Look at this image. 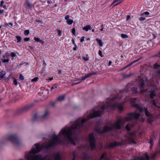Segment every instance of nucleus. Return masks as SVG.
I'll list each match as a JSON object with an SVG mask.
<instances>
[{
  "label": "nucleus",
  "mask_w": 160,
  "mask_h": 160,
  "mask_svg": "<svg viewBox=\"0 0 160 160\" xmlns=\"http://www.w3.org/2000/svg\"><path fill=\"white\" fill-rule=\"evenodd\" d=\"M116 98H115L108 99L106 102V105L104 104L102 106L100 110H96L95 108L92 109L90 111L87 118H79L72 124L71 127H66L62 129L59 132V134L62 132L61 134L68 139L69 142L73 145H75L76 144L74 140L77 142L79 141L78 134L80 132V129L84 127L83 124L86 122L90 119L100 116L104 110L108 111L110 107H117L120 111L122 110L123 107L122 104L118 103H113V101Z\"/></svg>",
  "instance_id": "nucleus-1"
},
{
  "label": "nucleus",
  "mask_w": 160,
  "mask_h": 160,
  "mask_svg": "<svg viewBox=\"0 0 160 160\" xmlns=\"http://www.w3.org/2000/svg\"><path fill=\"white\" fill-rule=\"evenodd\" d=\"M121 122V120H118L114 124H111L110 127L105 126L104 127L103 131L104 132L112 131L113 130L120 129L121 128L120 123Z\"/></svg>",
  "instance_id": "nucleus-2"
},
{
  "label": "nucleus",
  "mask_w": 160,
  "mask_h": 160,
  "mask_svg": "<svg viewBox=\"0 0 160 160\" xmlns=\"http://www.w3.org/2000/svg\"><path fill=\"white\" fill-rule=\"evenodd\" d=\"M59 139L58 136L55 135L52 136V140L45 146V147L47 149H49L51 148L52 146L56 145L58 142Z\"/></svg>",
  "instance_id": "nucleus-3"
},
{
  "label": "nucleus",
  "mask_w": 160,
  "mask_h": 160,
  "mask_svg": "<svg viewBox=\"0 0 160 160\" xmlns=\"http://www.w3.org/2000/svg\"><path fill=\"white\" fill-rule=\"evenodd\" d=\"M8 139L16 146H18L20 144V141L15 134L9 135Z\"/></svg>",
  "instance_id": "nucleus-4"
},
{
  "label": "nucleus",
  "mask_w": 160,
  "mask_h": 160,
  "mask_svg": "<svg viewBox=\"0 0 160 160\" xmlns=\"http://www.w3.org/2000/svg\"><path fill=\"white\" fill-rule=\"evenodd\" d=\"M89 142L90 148L92 149H95L96 148V142L93 133L89 134Z\"/></svg>",
  "instance_id": "nucleus-5"
},
{
  "label": "nucleus",
  "mask_w": 160,
  "mask_h": 160,
  "mask_svg": "<svg viewBox=\"0 0 160 160\" xmlns=\"http://www.w3.org/2000/svg\"><path fill=\"white\" fill-rule=\"evenodd\" d=\"M140 116V114L136 112L130 113L128 114V117H126L125 120L127 121L133 119H137Z\"/></svg>",
  "instance_id": "nucleus-6"
},
{
  "label": "nucleus",
  "mask_w": 160,
  "mask_h": 160,
  "mask_svg": "<svg viewBox=\"0 0 160 160\" xmlns=\"http://www.w3.org/2000/svg\"><path fill=\"white\" fill-rule=\"evenodd\" d=\"M32 103H30L26 105L22 108L20 109L18 111V112L20 114L25 112L29 110L33 106Z\"/></svg>",
  "instance_id": "nucleus-7"
},
{
  "label": "nucleus",
  "mask_w": 160,
  "mask_h": 160,
  "mask_svg": "<svg viewBox=\"0 0 160 160\" xmlns=\"http://www.w3.org/2000/svg\"><path fill=\"white\" fill-rule=\"evenodd\" d=\"M145 83L143 81H142L140 82L138 85V88L140 89V93H142L144 92H147V90H144L143 89L144 88Z\"/></svg>",
  "instance_id": "nucleus-8"
},
{
  "label": "nucleus",
  "mask_w": 160,
  "mask_h": 160,
  "mask_svg": "<svg viewBox=\"0 0 160 160\" xmlns=\"http://www.w3.org/2000/svg\"><path fill=\"white\" fill-rule=\"evenodd\" d=\"M123 144L122 142H113L109 143L108 146V148H112L115 147L121 146Z\"/></svg>",
  "instance_id": "nucleus-9"
},
{
  "label": "nucleus",
  "mask_w": 160,
  "mask_h": 160,
  "mask_svg": "<svg viewBox=\"0 0 160 160\" xmlns=\"http://www.w3.org/2000/svg\"><path fill=\"white\" fill-rule=\"evenodd\" d=\"M9 56L10 55L9 53H6L5 55H4L2 56V62L4 63H8L9 61Z\"/></svg>",
  "instance_id": "nucleus-10"
},
{
  "label": "nucleus",
  "mask_w": 160,
  "mask_h": 160,
  "mask_svg": "<svg viewBox=\"0 0 160 160\" xmlns=\"http://www.w3.org/2000/svg\"><path fill=\"white\" fill-rule=\"evenodd\" d=\"M137 89V87H132L131 88H128L127 90L128 91L131 90V91L132 92L133 94H136L138 92Z\"/></svg>",
  "instance_id": "nucleus-11"
},
{
  "label": "nucleus",
  "mask_w": 160,
  "mask_h": 160,
  "mask_svg": "<svg viewBox=\"0 0 160 160\" xmlns=\"http://www.w3.org/2000/svg\"><path fill=\"white\" fill-rule=\"evenodd\" d=\"M156 94L155 90H152L149 93V97L151 99H153L154 97L156 96Z\"/></svg>",
  "instance_id": "nucleus-12"
},
{
  "label": "nucleus",
  "mask_w": 160,
  "mask_h": 160,
  "mask_svg": "<svg viewBox=\"0 0 160 160\" xmlns=\"http://www.w3.org/2000/svg\"><path fill=\"white\" fill-rule=\"evenodd\" d=\"M82 156L85 160L89 158V155L87 152H83Z\"/></svg>",
  "instance_id": "nucleus-13"
},
{
  "label": "nucleus",
  "mask_w": 160,
  "mask_h": 160,
  "mask_svg": "<svg viewBox=\"0 0 160 160\" xmlns=\"http://www.w3.org/2000/svg\"><path fill=\"white\" fill-rule=\"evenodd\" d=\"M134 125L132 123H129L127 124L125 126V128L128 132L130 131H131V127H133Z\"/></svg>",
  "instance_id": "nucleus-14"
},
{
  "label": "nucleus",
  "mask_w": 160,
  "mask_h": 160,
  "mask_svg": "<svg viewBox=\"0 0 160 160\" xmlns=\"http://www.w3.org/2000/svg\"><path fill=\"white\" fill-rule=\"evenodd\" d=\"M65 99V95H61L57 98V100L59 101H62L64 100Z\"/></svg>",
  "instance_id": "nucleus-15"
},
{
  "label": "nucleus",
  "mask_w": 160,
  "mask_h": 160,
  "mask_svg": "<svg viewBox=\"0 0 160 160\" xmlns=\"http://www.w3.org/2000/svg\"><path fill=\"white\" fill-rule=\"evenodd\" d=\"M104 129V128L102 130H101V129L100 128H96L95 129V131L96 132H97V133H98L99 134H101L103 133L106 132H104L103 131V130Z\"/></svg>",
  "instance_id": "nucleus-16"
},
{
  "label": "nucleus",
  "mask_w": 160,
  "mask_h": 160,
  "mask_svg": "<svg viewBox=\"0 0 160 160\" xmlns=\"http://www.w3.org/2000/svg\"><path fill=\"white\" fill-rule=\"evenodd\" d=\"M82 29L83 30H84L86 31H88L89 30H91L92 28L91 26L86 25L84 27H83Z\"/></svg>",
  "instance_id": "nucleus-17"
},
{
  "label": "nucleus",
  "mask_w": 160,
  "mask_h": 160,
  "mask_svg": "<svg viewBox=\"0 0 160 160\" xmlns=\"http://www.w3.org/2000/svg\"><path fill=\"white\" fill-rule=\"evenodd\" d=\"M145 113L146 116L151 117H152L151 114L148 111L147 108H145Z\"/></svg>",
  "instance_id": "nucleus-18"
},
{
  "label": "nucleus",
  "mask_w": 160,
  "mask_h": 160,
  "mask_svg": "<svg viewBox=\"0 0 160 160\" xmlns=\"http://www.w3.org/2000/svg\"><path fill=\"white\" fill-rule=\"evenodd\" d=\"M34 39L35 40L36 42H40L42 44H43L44 43V42L42 40L40 39L39 38H36L35 37L34 38Z\"/></svg>",
  "instance_id": "nucleus-19"
},
{
  "label": "nucleus",
  "mask_w": 160,
  "mask_h": 160,
  "mask_svg": "<svg viewBox=\"0 0 160 160\" xmlns=\"http://www.w3.org/2000/svg\"><path fill=\"white\" fill-rule=\"evenodd\" d=\"M158 153V151H155V153L154 154L152 153L151 154L150 156V158H152V159L154 160L155 159V157L156 156Z\"/></svg>",
  "instance_id": "nucleus-20"
},
{
  "label": "nucleus",
  "mask_w": 160,
  "mask_h": 160,
  "mask_svg": "<svg viewBox=\"0 0 160 160\" xmlns=\"http://www.w3.org/2000/svg\"><path fill=\"white\" fill-rule=\"evenodd\" d=\"M96 41L98 42V43L99 44V45L100 46H102L103 45V43L102 42L101 40L99 39L98 38H97L96 39Z\"/></svg>",
  "instance_id": "nucleus-21"
},
{
  "label": "nucleus",
  "mask_w": 160,
  "mask_h": 160,
  "mask_svg": "<svg viewBox=\"0 0 160 160\" xmlns=\"http://www.w3.org/2000/svg\"><path fill=\"white\" fill-rule=\"evenodd\" d=\"M26 2L27 4V5L29 8H32V5L29 3L28 0H26Z\"/></svg>",
  "instance_id": "nucleus-22"
},
{
  "label": "nucleus",
  "mask_w": 160,
  "mask_h": 160,
  "mask_svg": "<svg viewBox=\"0 0 160 160\" xmlns=\"http://www.w3.org/2000/svg\"><path fill=\"white\" fill-rule=\"evenodd\" d=\"M5 75V73L4 71H2L0 72V77L1 78H3L4 77V76Z\"/></svg>",
  "instance_id": "nucleus-23"
},
{
  "label": "nucleus",
  "mask_w": 160,
  "mask_h": 160,
  "mask_svg": "<svg viewBox=\"0 0 160 160\" xmlns=\"http://www.w3.org/2000/svg\"><path fill=\"white\" fill-rule=\"evenodd\" d=\"M48 114V112L47 111H46L45 112V113L43 115H42V118H45Z\"/></svg>",
  "instance_id": "nucleus-24"
},
{
  "label": "nucleus",
  "mask_w": 160,
  "mask_h": 160,
  "mask_svg": "<svg viewBox=\"0 0 160 160\" xmlns=\"http://www.w3.org/2000/svg\"><path fill=\"white\" fill-rule=\"evenodd\" d=\"M38 118V114H35L32 120L33 121H35L37 120V118Z\"/></svg>",
  "instance_id": "nucleus-25"
},
{
  "label": "nucleus",
  "mask_w": 160,
  "mask_h": 160,
  "mask_svg": "<svg viewBox=\"0 0 160 160\" xmlns=\"http://www.w3.org/2000/svg\"><path fill=\"white\" fill-rule=\"evenodd\" d=\"M73 22V20L71 19L68 20L67 21V22L69 25H71L72 24Z\"/></svg>",
  "instance_id": "nucleus-26"
},
{
  "label": "nucleus",
  "mask_w": 160,
  "mask_h": 160,
  "mask_svg": "<svg viewBox=\"0 0 160 160\" xmlns=\"http://www.w3.org/2000/svg\"><path fill=\"white\" fill-rule=\"evenodd\" d=\"M151 103L154 106H156V103L155 100H152L151 102Z\"/></svg>",
  "instance_id": "nucleus-27"
},
{
  "label": "nucleus",
  "mask_w": 160,
  "mask_h": 160,
  "mask_svg": "<svg viewBox=\"0 0 160 160\" xmlns=\"http://www.w3.org/2000/svg\"><path fill=\"white\" fill-rule=\"evenodd\" d=\"M117 1H118V2H119L118 3H116L115 5V6H116V5H118L121 2V0H114L113 2V3H112L113 4L114 3H115V2H117Z\"/></svg>",
  "instance_id": "nucleus-28"
},
{
  "label": "nucleus",
  "mask_w": 160,
  "mask_h": 160,
  "mask_svg": "<svg viewBox=\"0 0 160 160\" xmlns=\"http://www.w3.org/2000/svg\"><path fill=\"white\" fill-rule=\"evenodd\" d=\"M16 38H17V39L18 40L17 41V42L18 43L20 42L21 41V39H22V38L21 37L19 36H17L16 37Z\"/></svg>",
  "instance_id": "nucleus-29"
},
{
  "label": "nucleus",
  "mask_w": 160,
  "mask_h": 160,
  "mask_svg": "<svg viewBox=\"0 0 160 160\" xmlns=\"http://www.w3.org/2000/svg\"><path fill=\"white\" fill-rule=\"evenodd\" d=\"M121 36L122 38H125L128 37V36L127 35L124 34H121Z\"/></svg>",
  "instance_id": "nucleus-30"
},
{
  "label": "nucleus",
  "mask_w": 160,
  "mask_h": 160,
  "mask_svg": "<svg viewBox=\"0 0 160 160\" xmlns=\"http://www.w3.org/2000/svg\"><path fill=\"white\" fill-rule=\"evenodd\" d=\"M87 77L85 75V76H84L81 79H79V80L80 81L79 82H81L82 81L84 80H85L87 78Z\"/></svg>",
  "instance_id": "nucleus-31"
},
{
  "label": "nucleus",
  "mask_w": 160,
  "mask_h": 160,
  "mask_svg": "<svg viewBox=\"0 0 160 160\" xmlns=\"http://www.w3.org/2000/svg\"><path fill=\"white\" fill-rule=\"evenodd\" d=\"M87 77L85 75V76H84L81 79H79V80L80 81L79 82H81L82 81L84 80H85L87 78Z\"/></svg>",
  "instance_id": "nucleus-32"
},
{
  "label": "nucleus",
  "mask_w": 160,
  "mask_h": 160,
  "mask_svg": "<svg viewBox=\"0 0 160 160\" xmlns=\"http://www.w3.org/2000/svg\"><path fill=\"white\" fill-rule=\"evenodd\" d=\"M10 25L11 26V27H12L13 24V23L11 22H9L8 23H5L4 26L5 27H6L7 26Z\"/></svg>",
  "instance_id": "nucleus-33"
},
{
  "label": "nucleus",
  "mask_w": 160,
  "mask_h": 160,
  "mask_svg": "<svg viewBox=\"0 0 160 160\" xmlns=\"http://www.w3.org/2000/svg\"><path fill=\"white\" fill-rule=\"evenodd\" d=\"M139 58V59H137V60H134V61H132V62L130 63V65H132V64H133L134 63L138 61L141 58Z\"/></svg>",
  "instance_id": "nucleus-34"
},
{
  "label": "nucleus",
  "mask_w": 160,
  "mask_h": 160,
  "mask_svg": "<svg viewBox=\"0 0 160 160\" xmlns=\"http://www.w3.org/2000/svg\"><path fill=\"white\" fill-rule=\"evenodd\" d=\"M29 33V30H25L24 32V34L25 35H28Z\"/></svg>",
  "instance_id": "nucleus-35"
},
{
  "label": "nucleus",
  "mask_w": 160,
  "mask_h": 160,
  "mask_svg": "<svg viewBox=\"0 0 160 160\" xmlns=\"http://www.w3.org/2000/svg\"><path fill=\"white\" fill-rule=\"evenodd\" d=\"M38 79H39V78L38 77H35V78H34L33 79H32L31 80V81H32V82L34 81V82H36L38 81Z\"/></svg>",
  "instance_id": "nucleus-36"
},
{
  "label": "nucleus",
  "mask_w": 160,
  "mask_h": 160,
  "mask_svg": "<svg viewBox=\"0 0 160 160\" xmlns=\"http://www.w3.org/2000/svg\"><path fill=\"white\" fill-rule=\"evenodd\" d=\"M57 88V86L56 84L53 85L51 88V91H52L53 89L56 88Z\"/></svg>",
  "instance_id": "nucleus-37"
},
{
  "label": "nucleus",
  "mask_w": 160,
  "mask_h": 160,
  "mask_svg": "<svg viewBox=\"0 0 160 160\" xmlns=\"http://www.w3.org/2000/svg\"><path fill=\"white\" fill-rule=\"evenodd\" d=\"M137 108L139 110V112H141L143 111L142 108L141 107H140L139 106Z\"/></svg>",
  "instance_id": "nucleus-38"
},
{
  "label": "nucleus",
  "mask_w": 160,
  "mask_h": 160,
  "mask_svg": "<svg viewBox=\"0 0 160 160\" xmlns=\"http://www.w3.org/2000/svg\"><path fill=\"white\" fill-rule=\"evenodd\" d=\"M72 155L73 157V159H72V160H75V158L76 156V153L75 151H73L72 152Z\"/></svg>",
  "instance_id": "nucleus-39"
},
{
  "label": "nucleus",
  "mask_w": 160,
  "mask_h": 160,
  "mask_svg": "<svg viewBox=\"0 0 160 160\" xmlns=\"http://www.w3.org/2000/svg\"><path fill=\"white\" fill-rule=\"evenodd\" d=\"M149 142L150 143V144H153L154 143L153 138H152L151 137H150V141Z\"/></svg>",
  "instance_id": "nucleus-40"
},
{
  "label": "nucleus",
  "mask_w": 160,
  "mask_h": 160,
  "mask_svg": "<svg viewBox=\"0 0 160 160\" xmlns=\"http://www.w3.org/2000/svg\"><path fill=\"white\" fill-rule=\"evenodd\" d=\"M154 66L155 68H157L160 67V65H159L157 63H156L154 64Z\"/></svg>",
  "instance_id": "nucleus-41"
},
{
  "label": "nucleus",
  "mask_w": 160,
  "mask_h": 160,
  "mask_svg": "<svg viewBox=\"0 0 160 160\" xmlns=\"http://www.w3.org/2000/svg\"><path fill=\"white\" fill-rule=\"evenodd\" d=\"M76 30L74 28H73L72 29V33L74 35H75Z\"/></svg>",
  "instance_id": "nucleus-42"
},
{
  "label": "nucleus",
  "mask_w": 160,
  "mask_h": 160,
  "mask_svg": "<svg viewBox=\"0 0 160 160\" xmlns=\"http://www.w3.org/2000/svg\"><path fill=\"white\" fill-rule=\"evenodd\" d=\"M132 106L135 107L136 108H137L139 106L138 104L136 103H133L132 104Z\"/></svg>",
  "instance_id": "nucleus-43"
},
{
  "label": "nucleus",
  "mask_w": 160,
  "mask_h": 160,
  "mask_svg": "<svg viewBox=\"0 0 160 160\" xmlns=\"http://www.w3.org/2000/svg\"><path fill=\"white\" fill-rule=\"evenodd\" d=\"M19 78L21 80H23L24 79V76L22 75V74L20 75Z\"/></svg>",
  "instance_id": "nucleus-44"
},
{
  "label": "nucleus",
  "mask_w": 160,
  "mask_h": 160,
  "mask_svg": "<svg viewBox=\"0 0 160 160\" xmlns=\"http://www.w3.org/2000/svg\"><path fill=\"white\" fill-rule=\"evenodd\" d=\"M89 73L90 74V75L91 76L97 74V72H92Z\"/></svg>",
  "instance_id": "nucleus-45"
},
{
  "label": "nucleus",
  "mask_w": 160,
  "mask_h": 160,
  "mask_svg": "<svg viewBox=\"0 0 160 160\" xmlns=\"http://www.w3.org/2000/svg\"><path fill=\"white\" fill-rule=\"evenodd\" d=\"M146 19V18L144 17H141L139 18V20L140 21H144Z\"/></svg>",
  "instance_id": "nucleus-46"
},
{
  "label": "nucleus",
  "mask_w": 160,
  "mask_h": 160,
  "mask_svg": "<svg viewBox=\"0 0 160 160\" xmlns=\"http://www.w3.org/2000/svg\"><path fill=\"white\" fill-rule=\"evenodd\" d=\"M98 54L99 55L102 57H103V56L102 55V51L100 50H99L98 51Z\"/></svg>",
  "instance_id": "nucleus-47"
},
{
  "label": "nucleus",
  "mask_w": 160,
  "mask_h": 160,
  "mask_svg": "<svg viewBox=\"0 0 160 160\" xmlns=\"http://www.w3.org/2000/svg\"><path fill=\"white\" fill-rule=\"evenodd\" d=\"M11 55L12 57H14L16 56V54L13 52H12L11 53Z\"/></svg>",
  "instance_id": "nucleus-48"
},
{
  "label": "nucleus",
  "mask_w": 160,
  "mask_h": 160,
  "mask_svg": "<svg viewBox=\"0 0 160 160\" xmlns=\"http://www.w3.org/2000/svg\"><path fill=\"white\" fill-rule=\"evenodd\" d=\"M85 38V37L84 36L82 37L80 39V42H82L84 41Z\"/></svg>",
  "instance_id": "nucleus-49"
},
{
  "label": "nucleus",
  "mask_w": 160,
  "mask_h": 160,
  "mask_svg": "<svg viewBox=\"0 0 160 160\" xmlns=\"http://www.w3.org/2000/svg\"><path fill=\"white\" fill-rule=\"evenodd\" d=\"M82 58L84 59L85 61H87L89 60L88 57L87 56L86 57H83Z\"/></svg>",
  "instance_id": "nucleus-50"
},
{
  "label": "nucleus",
  "mask_w": 160,
  "mask_h": 160,
  "mask_svg": "<svg viewBox=\"0 0 160 160\" xmlns=\"http://www.w3.org/2000/svg\"><path fill=\"white\" fill-rule=\"evenodd\" d=\"M30 40V38H24V41L25 42L28 41Z\"/></svg>",
  "instance_id": "nucleus-51"
},
{
  "label": "nucleus",
  "mask_w": 160,
  "mask_h": 160,
  "mask_svg": "<svg viewBox=\"0 0 160 160\" xmlns=\"http://www.w3.org/2000/svg\"><path fill=\"white\" fill-rule=\"evenodd\" d=\"M58 35H59V36H60L62 34V32L60 30H58Z\"/></svg>",
  "instance_id": "nucleus-52"
},
{
  "label": "nucleus",
  "mask_w": 160,
  "mask_h": 160,
  "mask_svg": "<svg viewBox=\"0 0 160 160\" xmlns=\"http://www.w3.org/2000/svg\"><path fill=\"white\" fill-rule=\"evenodd\" d=\"M149 14V13L148 12H146L142 13V15H148Z\"/></svg>",
  "instance_id": "nucleus-53"
},
{
  "label": "nucleus",
  "mask_w": 160,
  "mask_h": 160,
  "mask_svg": "<svg viewBox=\"0 0 160 160\" xmlns=\"http://www.w3.org/2000/svg\"><path fill=\"white\" fill-rule=\"evenodd\" d=\"M130 76V75H127L126 74H123V76L124 78H128Z\"/></svg>",
  "instance_id": "nucleus-54"
},
{
  "label": "nucleus",
  "mask_w": 160,
  "mask_h": 160,
  "mask_svg": "<svg viewBox=\"0 0 160 160\" xmlns=\"http://www.w3.org/2000/svg\"><path fill=\"white\" fill-rule=\"evenodd\" d=\"M13 83L14 85H16L18 84V82L16 79H15L13 81Z\"/></svg>",
  "instance_id": "nucleus-55"
},
{
  "label": "nucleus",
  "mask_w": 160,
  "mask_h": 160,
  "mask_svg": "<svg viewBox=\"0 0 160 160\" xmlns=\"http://www.w3.org/2000/svg\"><path fill=\"white\" fill-rule=\"evenodd\" d=\"M70 17L69 15H67L65 17V19L66 20H69V18Z\"/></svg>",
  "instance_id": "nucleus-56"
},
{
  "label": "nucleus",
  "mask_w": 160,
  "mask_h": 160,
  "mask_svg": "<svg viewBox=\"0 0 160 160\" xmlns=\"http://www.w3.org/2000/svg\"><path fill=\"white\" fill-rule=\"evenodd\" d=\"M130 16L129 15H128L127 16V18H126V20L128 21L130 18Z\"/></svg>",
  "instance_id": "nucleus-57"
},
{
  "label": "nucleus",
  "mask_w": 160,
  "mask_h": 160,
  "mask_svg": "<svg viewBox=\"0 0 160 160\" xmlns=\"http://www.w3.org/2000/svg\"><path fill=\"white\" fill-rule=\"evenodd\" d=\"M77 49H78V47L76 46V45H75V47H74L73 48V50L74 51H76Z\"/></svg>",
  "instance_id": "nucleus-58"
},
{
  "label": "nucleus",
  "mask_w": 160,
  "mask_h": 160,
  "mask_svg": "<svg viewBox=\"0 0 160 160\" xmlns=\"http://www.w3.org/2000/svg\"><path fill=\"white\" fill-rule=\"evenodd\" d=\"M4 12V11L3 9L0 10V14H2Z\"/></svg>",
  "instance_id": "nucleus-59"
},
{
  "label": "nucleus",
  "mask_w": 160,
  "mask_h": 160,
  "mask_svg": "<svg viewBox=\"0 0 160 160\" xmlns=\"http://www.w3.org/2000/svg\"><path fill=\"white\" fill-rule=\"evenodd\" d=\"M4 2L2 0L1 2L0 6H2L3 5V4L4 3Z\"/></svg>",
  "instance_id": "nucleus-60"
},
{
  "label": "nucleus",
  "mask_w": 160,
  "mask_h": 160,
  "mask_svg": "<svg viewBox=\"0 0 160 160\" xmlns=\"http://www.w3.org/2000/svg\"><path fill=\"white\" fill-rule=\"evenodd\" d=\"M101 27H102V28L100 29V30L101 31H103V24H102Z\"/></svg>",
  "instance_id": "nucleus-61"
},
{
  "label": "nucleus",
  "mask_w": 160,
  "mask_h": 160,
  "mask_svg": "<svg viewBox=\"0 0 160 160\" xmlns=\"http://www.w3.org/2000/svg\"><path fill=\"white\" fill-rule=\"evenodd\" d=\"M86 77H87V78H89V77H90L91 76L89 73L86 75Z\"/></svg>",
  "instance_id": "nucleus-62"
},
{
  "label": "nucleus",
  "mask_w": 160,
  "mask_h": 160,
  "mask_svg": "<svg viewBox=\"0 0 160 160\" xmlns=\"http://www.w3.org/2000/svg\"><path fill=\"white\" fill-rule=\"evenodd\" d=\"M152 138H153V140H155L156 139V137L155 136H153Z\"/></svg>",
  "instance_id": "nucleus-63"
},
{
  "label": "nucleus",
  "mask_w": 160,
  "mask_h": 160,
  "mask_svg": "<svg viewBox=\"0 0 160 160\" xmlns=\"http://www.w3.org/2000/svg\"><path fill=\"white\" fill-rule=\"evenodd\" d=\"M158 74L160 75V69L157 72Z\"/></svg>",
  "instance_id": "nucleus-64"
}]
</instances>
